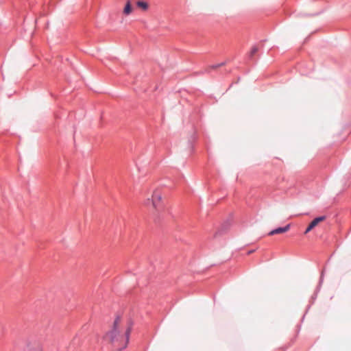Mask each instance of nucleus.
Returning <instances> with one entry per match:
<instances>
[{"mask_svg": "<svg viewBox=\"0 0 351 351\" xmlns=\"http://www.w3.org/2000/svg\"><path fill=\"white\" fill-rule=\"evenodd\" d=\"M160 199H161V195L160 194L157 193L156 192H154L152 195V199H147L146 204H152L153 207L155 209L158 210V203L160 201Z\"/></svg>", "mask_w": 351, "mask_h": 351, "instance_id": "7ed1b4c3", "label": "nucleus"}, {"mask_svg": "<svg viewBox=\"0 0 351 351\" xmlns=\"http://www.w3.org/2000/svg\"><path fill=\"white\" fill-rule=\"evenodd\" d=\"M324 270H322V273H321V276H320V278H319V285H317V288H316V290L315 291V293H313V295L311 296V302L313 304L315 300H316L317 298V293L320 290V287L322 286V284L323 282V280H324Z\"/></svg>", "mask_w": 351, "mask_h": 351, "instance_id": "423d86ee", "label": "nucleus"}, {"mask_svg": "<svg viewBox=\"0 0 351 351\" xmlns=\"http://www.w3.org/2000/svg\"><path fill=\"white\" fill-rule=\"evenodd\" d=\"M258 51V47L256 46H253L251 49V51L248 55V58L252 59L253 56Z\"/></svg>", "mask_w": 351, "mask_h": 351, "instance_id": "1a4fd4ad", "label": "nucleus"}, {"mask_svg": "<svg viewBox=\"0 0 351 351\" xmlns=\"http://www.w3.org/2000/svg\"><path fill=\"white\" fill-rule=\"evenodd\" d=\"M225 64H226V62H221V63H219L218 64H219V66L220 67V66H222L225 65Z\"/></svg>", "mask_w": 351, "mask_h": 351, "instance_id": "9b49d317", "label": "nucleus"}, {"mask_svg": "<svg viewBox=\"0 0 351 351\" xmlns=\"http://www.w3.org/2000/svg\"><path fill=\"white\" fill-rule=\"evenodd\" d=\"M119 319L120 317L117 316L113 322L112 329L106 332L104 338H108L112 343L114 346H117V350L121 351L127 348L129 343L133 322L132 320L128 321L124 335H121L118 328Z\"/></svg>", "mask_w": 351, "mask_h": 351, "instance_id": "f257e3e1", "label": "nucleus"}, {"mask_svg": "<svg viewBox=\"0 0 351 351\" xmlns=\"http://www.w3.org/2000/svg\"><path fill=\"white\" fill-rule=\"evenodd\" d=\"M136 5L143 10H147L148 9V3L144 1H137Z\"/></svg>", "mask_w": 351, "mask_h": 351, "instance_id": "6e6552de", "label": "nucleus"}, {"mask_svg": "<svg viewBox=\"0 0 351 351\" xmlns=\"http://www.w3.org/2000/svg\"><path fill=\"white\" fill-rule=\"evenodd\" d=\"M219 64H213L211 65L210 67H209V69H216L217 68H219Z\"/></svg>", "mask_w": 351, "mask_h": 351, "instance_id": "9d476101", "label": "nucleus"}, {"mask_svg": "<svg viewBox=\"0 0 351 351\" xmlns=\"http://www.w3.org/2000/svg\"><path fill=\"white\" fill-rule=\"evenodd\" d=\"M232 222L231 219H226L220 226L219 229L215 233V237H217V235L222 234L225 233L231 226Z\"/></svg>", "mask_w": 351, "mask_h": 351, "instance_id": "20e7f679", "label": "nucleus"}, {"mask_svg": "<svg viewBox=\"0 0 351 351\" xmlns=\"http://www.w3.org/2000/svg\"><path fill=\"white\" fill-rule=\"evenodd\" d=\"M132 11V5H131V3H130V1H128L125 7H124V9H123V13L125 14V15H129Z\"/></svg>", "mask_w": 351, "mask_h": 351, "instance_id": "0eeeda50", "label": "nucleus"}, {"mask_svg": "<svg viewBox=\"0 0 351 351\" xmlns=\"http://www.w3.org/2000/svg\"><path fill=\"white\" fill-rule=\"evenodd\" d=\"M325 219L326 216L324 215L319 216L313 219L305 230L304 234H307L311 231L319 222L324 221Z\"/></svg>", "mask_w": 351, "mask_h": 351, "instance_id": "f03ea898", "label": "nucleus"}, {"mask_svg": "<svg viewBox=\"0 0 351 351\" xmlns=\"http://www.w3.org/2000/svg\"><path fill=\"white\" fill-rule=\"evenodd\" d=\"M253 252H254V250H250V251H249L248 254H251V253H252Z\"/></svg>", "mask_w": 351, "mask_h": 351, "instance_id": "ddd939ff", "label": "nucleus"}, {"mask_svg": "<svg viewBox=\"0 0 351 351\" xmlns=\"http://www.w3.org/2000/svg\"><path fill=\"white\" fill-rule=\"evenodd\" d=\"M311 308V304H309L308 306H307V308H306V313H307V311H308V309Z\"/></svg>", "mask_w": 351, "mask_h": 351, "instance_id": "f8f14e48", "label": "nucleus"}, {"mask_svg": "<svg viewBox=\"0 0 351 351\" xmlns=\"http://www.w3.org/2000/svg\"><path fill=\"white\" fill-rule=\"evenodd\" d=\"M290 228V224H287L284 227H278L276 228H274L271 230L269 233L268 235L272 236L277 234H282L284 232H287Z\"/></svg>", "mask_w": 351, "mask_h": 351, "instance_id": "39448f33", "label": "nucleus"}]
</instances>
